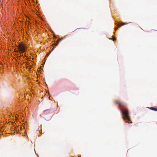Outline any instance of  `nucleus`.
I'll list each match as a JSON object with an SVG mask.
<instances>
[{"mask_svg": "<svg viewBox=\"0 0 157 157\" xmlns=\"http://www.w3.org/2000/svg\"><path fill=\"white\" fill-rule=\"evenodd\" d=\"M117 103L119 104V107L121 109V111L122 115V117L123 119L126 121V122H128V123H131L132 122H128L127 121H130L129 113L128 110L125 108L122 109L121 103L119 101H117Z\"/></svg>", "mask_w": 157, "mask_h": 157, "instance_id": "obj_1", "label": "nucleus"}, {"mask_svg": "<svg viewBox=\"0 0 157 157\" xmlns=\"http://www.w3.org/2000/svg\"><path fill=\"white\" fill-rule=\"evenodd\" d=\"M18 49L21 53H23L26 51V48L25 46L23 44H20L18 46Z\"/></svg>", "mask_w": 157, "mask_h": 157, "instance_id": "obj_2", "label": "nucleus"}, {"mask_svg": "<svg viewBox=\"0 0 157 157\" xmlns=\"http://www.w3.org/2000/svg\"><path fill=\"white\" fill-rule=\"evenodd\" d=\"M150 109H152V110H155V111H157V109H156L153 108V107H151L150 108Z\"/></svg>", "mask_w": 157, "mask_h": 157, "instance_id": "obj_3", "label": "nucleus"}, {"mask_svg": "<svg viewBox=\"0 0 157 157\" xmlns=\"http://www.w3.org/2000/svg\"><path fill=\"white\" fill-rule=\"evenodd\" d=\"M125 24V23H123V24L121 25H120L119 26V27H121V26H123Z\"/></svg>", "mask_w": 157, "mask_h": 157, "instance_id": "obj_4", "label": "nucleus"}, {"mask_svg": "<svg viewBox=\"0 0 157 157\" xmlns=\"http://www.w3.org/2000/svg\"><path fill=\"white\" fill-rule=\"evenodd\" d=\"M117 29H118V28H115V30H117Z\"/></svg>", "mask_w": 157, "mask_h": 157, "instance_id": "obj_5", "label": "nucleus"}, {"mask_svg": "<svg viewBox=\"0 0 157 157\" xmlns=\"http://www.w3.org/2000/svg\"><path fill=\"white\" fill-rule=\"evenodd\" d=\"M115 40V39H113V41H114V40Z\"/></svg>", "mask_w": 157, "mask_h": 157, "instance_id": "obj_6", "label": "nucleus"}, {"mask_svg": "<svg viewBox=\"0 0 157 157\" xmlns=\"http://www.w3.org/2000/svg\"><path fill=\"white\" fill-rule=\"evenodd\" d=\"M58 43H59V42H57V44H58Z\"/></svg>", "mask_w": 157, "mask_h": 157, "instance_id": "obj_7", "label": "nucleus"}, {"mask_svg": "<svg viewBox=\"0 0 157 157\" xmlns=\"http://www.w3.org/2000/svg\"><path fill=\"white\" fill-rule=\"evenodd\" d=\"M61 41V40L60 39L59 40V41Z\"/></svg>", "mask_w": 157, "mask_h": 157, "instance_id": "obj_8", "label": "nucleus"}]
</instances>
